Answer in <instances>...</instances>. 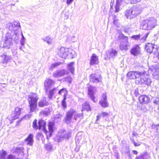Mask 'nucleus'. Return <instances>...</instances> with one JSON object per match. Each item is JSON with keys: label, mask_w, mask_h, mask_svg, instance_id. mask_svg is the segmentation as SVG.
I'll list each match as a JSON object with an SVG mask.
<instances>
[{"label": "nucleus", "mask_w": 159, "mask_h": 159, "mask_svg": "<svg viewBox=\"0 0 159 159\" xmlns=\"http://www.w3.org/2000/svg\"><path fill=\"white\" fill-rule=\"evenodd\" d=\"M19 40V36L16 34L11 32V31L7 32L6 34L4 42L2 44L4 48H9L13 45V41L16 42Z\"/></svg>", "instance_id": "1"}, {"label": "nucleus", "mask_w": 159, "mask_h": 159, "mask_svg": "<svg viewBox=\"0 0 159 159\" xmlns=\"http://www.w3.org/2000/svg\"><path fill=\"white\" fill-rule=\"evenodd\" d=\"M28 98L30 111L34 112L37 107V102L39 97L36 93H32L29 95Z\"/></svg>", "instance_id": "2"}, {"label": "nucleus", "mask_w": 159, "mask_h": 159, "mask_svg": "<svg viewBox=\"0 0 159 159\" xmlns=\"http://www.w3.org/2000/svg\"><path fill=\"white\" fill-rule=\"evenodd\" d=\"M156 21L153 17L143 20L141 22L140 28L146 30H151L155 27Z\"/></svg>", "instance_id": "3"}, {"label": "nucleus", "mask_w": 159, "mask_h": 159, "mask_svg": "<svg viewBox=\"0 0 159 159\" xmlns=\"http://www.w3.org/2000/svg\"><path fill=\"white\" fill-rule=\"evenodd\" d=\"M138 79H139L136 80V83L140 84H144L149 85L152 82L151 79L146 77L145 75L143 72H140Z\"/></svg>", "instance_id": "4"}, {"label": "nucleus", "mask_w": 159, "mask_h": 159, "mask_svg": "<svg viewBox=\"0 0 159 159\" xmlns=\"http://www.w3.org/2000/svg\"><path fill=\"white\" fill-rule=\"evenodd\" d=\"M140 11L138 7L134 6L129 10H127L125 16L127 18H133L136 16L140 13Z\"/></svg>", "instance_id": "5"}, {"label": "nucleus", "mask_w": 159, "mask_h": 159, "mask_svg": "<svg viewBox=\"0 0 159 159\" xmlns=\"http://www.w3.org/2000/svg\"><path fill=\"white\" fill-rule=\"evenodd\" d=\"M118 38L119 39H122L123 41H125L121 42L119 47L120 49L122 50H127L128 49V47L129 46L128 37L121 34L118 36Z\"/></svg>", "instance_id": "6"}, {"label": "nucleus", "mask_w": 159, "mask_h": 159, "mask_svg": "<svg viewBox=\"0 0 159 159\" xmlns=\"http://www.w3.org/2000/svg\"><path fill=\"white\" fill-rule=\"evenodd\" d=\"M71 133L70 132L61 130L58 134L57 140L58 142H60L64 139H68Z\"/></svg>", "instance_id": "7"}, {"label": "nucleus", "mask_w": 159, "mask_h": 159, "mask_svg": "<svg viewBox=\"0 0 159 159\" xmlns=\"http://www.w3.org/2000/svg\"><path fill=\"white\" fill-rule=\"evenodd\" d=\"M57 54L61 58L66 59L68 54V50L63 47H61L58 49Z\"/></svg>", "instance_id": "8"}, {"label": "nucleus", "mask_w": 159, "mask_h": 159, "mask_svg": "<svg viewBox=\"0 0 159 159\" xmlns=\"http://www.w3.org/2000/svg\"><path fill=\"white\" fill-rule=\"evenodd\" d=\"M75 113V111L74 109H70L67 113L66 120L67 123L69 124L70 122V120L73 115L74 116V119L76 120L75 116H76V115Z\"/></svg>", "instance_id": "9"}, {"label": "nucleus", "mask_w": 159, "mask_h": 159, "mask_svg": "<svg viewBox=\"0 0 159 159\" xmlns=\"http://www.w3.org/2000/svg\"><path fill=\"white\" fill-rule=\"evenodd\" d=\"M90 81L93 83H98L101 81V76L99 74H93L89 76Z\"/></svg>", "instance_id": "10"}, {"label": "nucleus", "mask_w": 159, "mask_h": 159, "mask_svg": "<svg viewBox=\"0 0 159 159\" xmlns=\"http://www.w3.org/2000/svg\"><path fill=\"white\" fill-rule=\"evenodd\" d=\"M88 95L91 99L94 102L97 101L95 100L94 94L96 91V88L93 86H89L88 87Z\"/></svg>", "instance_id": "11"}, {"label": "nucleus", "mask_w": 159, "mask_h": 159, "mask_svg": "<svg viewBox=\"0 0 159 159\" xmlns=\"http://www.w3.org/2000/svg\"><path fill=\"white\" fill-rule=\"evenodd\" d=\"M106 55L107 57H105V59L106 60L113 58L117 55V52L115 49H111L107 51Z\"/></svg>", "instance_id": "12"}, {"label": "nucleus", "mask_w": 159, "mask_h": 159, "mask_svg": "<svg viewBox=\"0 0 159 159\" xmlns=\"http://www.w3.org/2000/svg\"><path fill=\"white\" fill-rule=\"evenodd\" d=\"M140 73L138 71H130L128 73L126 76L130 79H137L139 78Z\"/></svg>", "instance_id": "13"}, {"label": "nucleus", "mask_w": 159, "mask_h": 159, "mask_svg": "<svg viewBox=\"0 0 159 159\" xmlns=\"http://www.w3.org/2000/svg\"><path fill=\"white\" fill-rule=\"evenodd\" d=\"M7 26H8L10 30L15 31L17 30L20 28V24L18 21H15L13 23L8 24Z\"/></svg>", "instance_id": "14"}, {"label": "nucleus", "mask_w": 159, "mask_h": 159, "mask_svg": "<svg viewBox=\"0 0 159 159\" xmlns=\"http://www.w3.org/2000/svg\"><path fill=\"white\" fill-rule=\"evenodd\" d=\"M100 104L103 107H106L108 106L109 104L107 100L106 93L102 95V98L99 102Z\"/></svg>", "instance_id": "15"}, {"label": "nucleus", "mask_w": 159, "mask_h": 159, "mask_svg": "<svg viewBox=\"0 0 159 159\" xmlns=\"http://www.w3.org/2000/svg\"><path fill=\"white\" fill-rule=\"evenodd\" d=\"M54 84L55 82L51 79H48L45 80L44 83V86L45 89L47 92L52 86L54 85Z\"/></svg>", "instance_id": "16"}, {"label": "nucleus", "mask_w": 159, "mask_h": 159, "mask_svg": "<svg viewBox=\"0 0 159 159\" xmlns=\"http://www.w3.org/2000/svg\"><path fill=\"white\" fill-rule=\"evenodd\" d=\"M131 53L134 56H137L140 53L139 46L137 44L134 46L130 50Z\"/></svg>", "instance_id": "17"}, {"label": "nucleus", "mask_w": 159, "mask_h": 159, "mask_svg": "<svg viewBox=\"0 0 159 159\" xmlns=\"http://www.w3.org/2000/svg\"><path fill=\"white\" fill-rule=\"evenodd\" d=\"M139 100L141 104H146L149 102L150 99L146 95H142L139 97Z\"/></svg>", "instance_id": "18"}, {"label": "nucleus", "mask_w": 159, "mask_h": 159, "mask_svg": "<svg viewBox=\"0 0 159 159\" xmlns=\"http://www.w3.org/2000/svg\"><path fill=\"white\" fill-rule=\"evenodd\" d=\"M21 109L18 107H16L15 109V112L11 115V117L13 119H17L21 113Z\"/></svg>", "instance_id": "19"}, {"label": "nucleus", "mask_w": 159, "mask_h": 159, "mask_svg": "<svg viewBox=\"0 0 159 159\" xmlns=\"http://www.w3.org/2000/svg\"><path fill=\"white\" fill-rule=\"evenodd\" d=\"M46 125L45 121L43 120H41L39 121L38 129H42L45 133H47V131L45 128Z\"/></svg>", "instance_id": "20"}, {"label": "nucleus", "mask_w": 159, "mask_h": 159, "mask_svg": "<svg viewBox=\"0 0 159 159\" xmlns=\"http://www.w3.org/2000/svg\"><path fill=\"white\" fill-rule=\"evenodd\" d=\"M66 71L64 70H58L55 71L53 74V76L55 77H59L64 75Z\"/></svg>", "instance_id": "21"}, {"label": "nucleus", "mask_w": 159, "mask_h": 159, "mask_svg": "<svg viewBox=\"0 0 159 159\" xmlns=\"http://www.w3.org/2000/svg\"><path fill=\"white\" fill-rule=\"evenodd\" d=\"M34 136L32 134H30L25 139V142L26 143L27 145L30 146L32 145L34 142Z\"/></svg>", "instance_id": "22"}, {"label": "nucleus", "mask_w": 159, "mask_h": 159, "mask_svg": "<svg viewBox=\"0 0 159 159\" xmlns=\"http://www.w3.org/2000/svg\"><path fill=\"white\" fill-rule=\"evenodd\" d=\"M98 58L96 55L93 54L91 57L90 64L93 65L95 64H98Z\"/></svg>", "instance_id": "23"}, {"label": "nucleus", "mask_w": 159, "mask_h": 159, "mask_svg": "<svg viewBox=\"0 0 159 159\" xmlns=\"http://www.w3.org/2000/svg\"><path fill=\"white\" fill-rule=\"evenodd\" d=\"M153 44L148 43L146 44L145 49L147 52L151 53L152 52L153 49L155 48Z\"/></svg>", "instance_id": "24"}, {"label": "nucleus", "mask_w": 159, "mask_h": 159, "mask_svg": "<svg viewBox=\"0 0 159 159\" xmlns=\"http://www.w3.org/2000/svg\"><path fill=\"white\" fill-rule=\"evenodd\" d=\"M1 57L3 60L2 61L1 63L3 64L7 63L11 59V56H7L5 54H3Z\"/></svg>", "instance_id": "25"}, {"label": "nucleus", "mask_w": 159, "mask_h": 159, "mask_svg": "<svg viewBox=\"0 0 159 159\" xmlns=\"http://www.w3.org/2000/svg\"><path fill=\"white\" fill-rule=\"evenodd\" d=\"M48 104V103L46 101V98H43L38 103L39 106L40 107L46 106Z\"/></svg>", "instance_id": "26"}, {"label": "nucleus", "mask_w": 159, "mask_h": 159, "mask_svg": "<svg viewBox=\"0 0 159 159\" xmlns=\"http://www.w3.org/2000/svg\"><path fill=\"white\" fill-rule=\"evenodd\" d=\"M82 111H83L84 110H86L87 111H90L91 110L89 104V102H86L82 105Z\"/></svg>", "instance_id": "27"}, {"label": "nucleus", "mask_w": 159, "mask_h": 159, "mask_svg": "<svg viewBox=\"0 0 159 159\" xmlns=\"http://www.w3.org/2000/svg\"><path fill=\"white\" fill-rule=\"evenodd\" d=\"M150 157V156L149 154L147 153H145L139 156H137L136 159H148Z\"/></svg>", "instance_id": "28"}, {"label": "nucleus", "mask_w": 159, "mask_h": 159, "mask_svg": "<svg viewBox=\"0 0 159 159\" xmlns=\"http://www.w3.org/2000/svg\"><path fill=\"white\" fill-rule=\"evenodd\" d=\"M54 126V124L53 123L50 122H49L48 125V129L49 131V136L51 137L52 135V133L53 132V127Z\"/></svg>", "instance_id": "29"}, {"label": "nucleus", "mask_w": 159, "mask_h": 159, "mask_svg": "<svg viewBox=\"0 0 159 159\" xmlns=\"http://www.w3.org/2000/svg\"><path fill=\"white\" fill-rule=\"evenodd\" d=\"M123 2L122 0H117L115 6V12H117L119 11L120 6Z\"/></svg>", "instance_id": "30"}, {"label": "nucleus", "mask_w": 159, "mask_h": 159, "mask_svg": "<svg viewBox=\"0 0 159 159\" xmlns=\"http://www.w3.org/2000/svg\"><path fill=\"white\" fill-rule=\"evenodd\" d=\"M74 62H71L68 65V68L69 70L72 73H73L75 70L74 67Z\"/></svg>", "instance_id": "31"}, {"label": "nucleus", "mask_w": 159, "mask_h": 159, "mask_svg": "<svg viewBox=\"0 0 159 159\" xmlns=\"http://www.w3.org/2000/svg\"><path fill=\"white\" fill-rule=\"evenodd\" d=\"M42 40L48 43L49 44H51L52 43V40L51 39V38L49 36H47V37L42 38Z\"/></svg>", "instance_id": "32"}, {"label": "nucleus", "mask_w": 159, "mask_h": 159, "mask_svg": "<svg viewBox=\"0 0 159 159\" xmlns=\"http://www.w3.org/2000/svg\"><path fill=\"white\" fill-rule=\"evenodd\" d=\"M56 88H54L53 89L50 90L49 91V94L48 95V98L51 99L52 98V96L56 92Z\"/></svg>", "instance_id": "33"}, {"label": "nucleus", "mask_w": 159, "mask_h": 159, "mask_svg": "<svg viewBox=\"0 0 159 159\" xmlns=\"http://www.w3.org/2000/svg\"><path fill=\"white\" fill-rule=\"evenodd\" d=\"M23 149L24 148L22 147H16L15 149V152L18 154L22 155L23 153Z\"/></svg>", "instance_id": "34"}, {"label": "nucleus", "mask_w": 159, "mask_h": 159, "mask_svg": "<svg viewBox=\"0 0 159 159\" xmlns=\"http://www.w3.org/2000/svg\"><path fill=\"white\" fill-rule=\"evenodd\" d=\"M6 155V152L4 150H2L0 152V159H5Z\"/></svg>", "instance_id": "35"}, {"label": "nucleus", "mask_w": 159, "mask_h": 159, "mask_svg": "<svg viewBox=\"0 0 159 159\" xmlns=\"http://www.w3.org/2000/svg\"><path fill=\"white\" fill-rule=\"evenodd\" d=\"M61 63H55L54 64H52L50 67L49 68V69L51 70H53L54 68L57 66L61 64Z\"/></svg>", "instance_id": "36"}, {"label": "nucleus", "mask_w": 159, "mask_h": 159, "mask_svg": "<svg viewBox=\"0 0 159 159\" xmlns=\"http://www.w3.org/2000/svg\"><path fill=\"white\" fill-rule=\"evenodd\" d=\"M66 96L65 95H64V98L62 101V106L65 108L66 107Z\"/></svg>", "instance_id": "37"}, {"label": "nucleus", "mask_w": 159, "mask_h": 159, "mask_svg": "<svg viewBox=\"0 0 159 159\" xmlns=\"http://www.w3.org/2000/svg\"><path fill=\"white\" fill-rule=\"evenodd\" d=\"M37 120H35L33 121V127L36 129H38V125H37Z\"/></svg>", "instance_id": "38"}, {"label": "nucleus", "mask_w": 159, "mask_h": 159, "mask_svg": "<svg viewBox=\"0 0 159 159\" xmlns=\"http://www.w3.org/2000/svg\"><path fill=\"white\" fill-rule=\"evenodd\" d=\"M22 38L20 40V44L22 46H24L25 43V38L24 37L23 34H22Z\"/></svg>", "instance_id": "39"}, {"label": "nucleus", "mask_w": 159, "mask_h": 159, "mask_svg": "<svg viewBox=\"0 0 159 159\" xmlns=\"http://www.w3.org/2000/svg\"><path fill=\"white\" fill-rule=\"evenodd\" d=\"M140 37V35L139 34L133 35V36H132L131 37V38L132 39H135L136 40H138L139 39Z\"/></svg>", "instance_id": "40"}, {"label": "nucleus", "mask_w": 159, "mask_h": 159, "mask_svg": "<svg viewBox=\"0 0 159 159\" xmlns=\"http://www.w3.org/2000/svg\"><path fill=\"white\" fill-rule=\"evenodd\" d=\"M32 116V115L31 114H28L25 116L23 118V119L25 120H28Z\"/></svg>", "instance_id": "41"}, {"label": "nucleus", "mask_w": 159, "mask_h": 159, "mask_svg": "<svg viewBox=\"0 0 159 159\" xmlns=\"http://www.w3.org/2000/svg\"><path fill=\"white\" fill-rule=\"evenodd\" d=\"M62 92H63V93H64V95H65L66 96V93H67V91H66V90L65 89H64V88H63V89H61L58 92V93L59 94H61V93Z\"/></svg>", "instance_id": "42"}, {"label": "nucleus", "mask_w": 159, "mask_h": 159, "mask_svg": "<svg viewBox=\"0 0 159 159\" xmlns=\"http://www.w3.org/2000/svg\"><path fill=\"white\" fill-rule=\"evenodd\" d=\"M64 79L65 80L68 81L70 83H71L72 81V79L70 77V76H67V77L65 78Z\"/></svg>", "instance_id": "43"}, {"label": "nucleus", "mask_w": 159, "mask_h": 159, "mask_svg": "<svg viewBox=\"0 0 159 159\" xmlns=\"http://www.w3.org/2000/svg\"><path fill=\"white\" fill-rule=\"evenodd\" d=\"M152 129L156 128V130L157 131H158V130H159V125H152Z\"/></svg>", "instance_id": "44"}, {"label": "nucleus", "mask_w": 159, "mask_h": 159, "mask_svg": "<svg viewBox=\"0 0 159 159\" xmlns=\"http://www.w3.org/2000/svg\"><path fill=\"white\" fill-rule=\"evenodd\" d=\"M101 115V116L102 117H107V116L109 115L108 113L105 112H102Z\"/></svg>", "instance_id": "45"}, {"label": "nucleus", "mask_w": 159, "mask_h": 159, "mask_svg": "<svg viewBox=\"0 0 159 159\" xmlns=\"http://www.w3.org/2000/svg\"><path fill=\"white\" fill-rule=\"evenodd\" d=\"M148 33H146L144 36L141 38V40L143 41L145 40L148 35Z\"/></svg>", "instance_id": "46"}, {"label": "nucleus", "mask_w": 159, "mask_h": 159, "mask_svg": "<svg viewBox=\"0 0 159 159\" xmlns=\"http://www.w3.org/2000/svg\"><path fill=\"white\" fill-rule=\"evenodd\" d=\"M153 102L155 104H159V98H156L154 100Z\"/></svg>", "instance_id": "47"}, {"label": "nucleus", "mask_w": 159, "mask_h": 159, "mask_svg": "<svg viewBox=\"0 0 159 159\" xmlns=\"http://www.w3.org/2000/svg\"><path fill=\"white\" fill-rule=\"evenodd\" d=\"M134 94L135 96H138L139 95V91L138 89H136L135 90Z\"/></svg>", "instance_id": "48"}, {"label": "nucleus", "mask_w": 159, "mask_h": 159, "mask_svg": "<svg viewBox=\"0 0 159 159\" xmlns=\"http://www.w3.org/2000/svg\"><path fill=\"white\" fill-rule=\"evenodd\" d=\"M61 116L60 115H56V116L55 117V119H57L58 120H60L61 118Z\"/></svg>", "instance_id": "49"}, {"label": "nucleus", "mask_w": 159, "mask_h": 159, "mask_svg": "<svg viewBox=\"0 0 159 159\" xmlns=\"http://www.w3.org/2000/svg\"><path fill=\"white\" fill-rule=\"evenodd\" d=\"M132 142L135 146H139L140 145L139 144H137L134 140H132Z\"/></svg>", "instance_id": "50"}, {"label": "nucleus", "mask_w": 159, "mask_h": 159, "mask_svg": "<svg viewBox=\"0 0 159 159\" xmlns=\"http://www.w3.org/2000/svg\"><path fill=\"white\" fill-rule=\"evenodd\" d=\"M131 2L133 3H136L137 2L140 1L141 0H131Z\"/></svg>", "instance_id": "51"}, {"label": "nucleus", "mask_w": 159, "mask_h": 159, "mask_svg": "<svg viewBox=\"0 0 159 159\" xmlns=\"http://www.w3.org/2000/svg\"><path fill=\"white\" fill-rule=\"evenodd\" d=\"M73 0H67L66 3L68 4H70L71 2L73 1Z\"/></svg>", "instance_id": "52"}, {"label": "nucleus", "mask_w": 159, "mask_h": 159, "mask_svg": "<svg viewBox=\"0 0 159 159\" xmlns=\"http://www.w3.org/2000/svg\"><path fill=\"white\" fill-rule=\"evenodd\" d=\"M101 116V114H99L97 116V120H99L100 117Z\"/></svg>", "instance_id": "53"}, {"label": "nucleus", "mask_w": 159, "mask_h": 159, "mask_svg": "<svg viewBox=\"0 0 159 159\" xmlns=\"http://www.w3.org/2000/svg\"><path fill=\"white\" fill-rule=\"evenodd\" d=\"M75 114L76 115V116H75L76 117V119H77V117H80V116H82V115H81L80 114H78L77 113L76 111Z\"/></svg>", "instance_id": "54"}, {"label": "nucleus", "mask_w": 159, "mask_h": 159, "mask_svg": "<svg viewBox=\"0 0 159 159\" xmlns=\"http://www.w3.org/2000/svg\"><path fill=\"white\" fill-rule=\"evenodd\" d=\"M133 152L134 154L135 155H137L138 153V152L135 150H133Z\"/></svg>", "instance_id": "55"}, {"label": "nucleus", "mask_w": 159, "mask_h": 159, "mask_svg": "<svg viewBox=\"0 0 159 159\" xmlns=\"http://www.w3.org/2000/svg\"><path fill=\"white\" fill-rule=\"evenodd\" d=\"M132 134L133 135L135 136H137L138 135V134L137 133H136L134 131L133 132Z\"/></svg>", "instance_id": "56"}, {"label": "nucleus", "mask_w": 159, "mask_h": 159, "mask_svg": "<svg viewBox=\"0 0 159 159\" xmlns=\"http://www.w3.org/2000/svg\"><path fill=\"white\" fill-rule=\"evenodd\" d=\"M19 49L20 50H21V47H20V48H19Z\"/></svg>", "instance_id": "57"}, {"label": "nucleus", "mask_w": 159, "mask_h": 159, "mask_svg": "<svg viewBox=\"0 0 159 159\" xmlns=\"http://www.w3.org/2000/svg\"><path fill=\"white\" fill-rule=\"evenodd\" d=\"M115 21H114V24H115Z\"/></svg>", "instance_id": "58"}]
</instances>
